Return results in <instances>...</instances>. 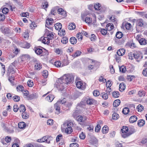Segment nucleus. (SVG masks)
Listing matches in <instances>:
<instances>
[{"label":"nucleus","mask_w":147,"mask_h":147,"mask_svg":"<svg viewBox=\"0 0 147 147\" xmlns=\"http://www.w3.org/2000/svg\"><path fill=\"white\" fill-rule=\"evenodd\" d=\"M119 69L120 71L122 73H124L126 71V67L123 65L120 67Z\"/></svg>","instance_id":"a19ab883"},{"label":"nucleus","mask_w":147,"mask_h":147,"mask_svg":"<svg viewBox=\"0 0 147 147\" xmlns=\"http://www.w3.org/2000/svg\"><path fill=\"white\" fill-rule=\"evenodd\" d=\"M42 68V64L39 63H36L34 66V69L36 70H40Z\"/></svg>","instance_id":"aec40b11"},{"label":"nucleus","mask_w":147,"mask_h":147,"mask_svg":"<svg viewBox=\"0 0 147 147\" xmlns=\"http://www.w3.org/2000/svg\"><path fill=\"white\" fill-rule=\"evenodd\" d=\"M74 124L73 122L71 121L64 123L63 125L65 133L67 134H71L73 132V130L72 127L73 126Z\"/></svg>","instance_id":"f257e3e1"},{"label":"nucleus","mask_w":147,"mask_h":147,"mask_svg":"<svg viewBox=\"0 0 147 147\" xmlns=\"http://www.w3.org/2000/svg\"><path fill=\"white\" fill-rule=\"evenodd\" d=\"M129 128L126 126H123L121 129V131L122 132L121 135L123 134H126L128 131Z\"/></svg>","instance_id":"f3484780"},{"label":"nucleus","mask_w":147,"mask_h":147,"mask_svg":"<svg viewBox=\"0 0 147 147\" xmlns=\"http://www.w3.org/2000/svg\"><path fill=\"white\" fill-rule=\"evenodd\" d=\"M108 94L105 92H103L102 93L101 95L102 98L105 100L107 99L108 98Z\"/></svg>","instance_id":"09e8293b"},{"label":"nucleus","mask_w":147,"mask_h":147,"mask_svg":"<svg viewBox=\"0 0 147 147\" xmlns=\"http://www.w3.org/2000/svg\"><path fill=\"white\" fill-rule=\"evenodd\" d=\"M13 100L15 102H18L20 100V97L18 95H15L13 97Z\"/></svg>","instance_id":"a18cd8bd"},{"label":"nucleus","mask_w":147,"mask_h":147,"mask_svg":"<svg viewBox=\"0 0 147 147\" xmlns=\"http://www.w3.org/2000/svg\"><path fill=\"white\" fill-rule=\"evenodd\" d=\"M139 42L140 44L141 45H144L147 44L146 40L145 38H141Z\"/></svg>","instance_id":"72a5a7b5"},{"label":"nucleus","mask_w":147,"mask_h":147,"mask_svg":"<svg viewBox=\"0 0 147 147\" xmlns=\"http://www.w3.org/2000/svg\"><path fill=\"white\" fill-rule=\"evenodd\" d=\"M113 96L115 98L118 97L119 96V92L117 91H114L112 93Z\"/></svg>","instance_id":"473e14b6"},{"label":"nucleus","mask_w":147,"mask_h":147,"mask_svg":"<svg viewBox=\"0 0 147 147\" xmlns=\"http://www.w3.org/2000/svg\"><path fill=\"white\" fill-rule=\"evenodd\" d=\"M27 84L29 87H32L34 85L33 82L31 80H29L27 82Z\"/></svg>","instance_id":"4d7b16f0"},{"label":"nucleus","mask_w":147,"mask_h":147,"mask_svg":"<svg viewBox=\"0 0 147 147\" xmlns=\"http://www.w3.org/2000/svg\"><path fill=\"white\" fill-rule=\"evenodd\" d=\"M24 88V87L21 85H19L18 86L17 88V89L18 91H23V89Z\"/></svg>","instance_id":"13d9d810"},{"label":"nucleus","mask_w":147,"mask_h":147,"mask_svg":"<svg viewBox=\"0 0 147 147\" xmlns=\"http://www.w3.org/2000/svg\"><path fill=\"white\" fill-rule=\"evenodd\" d=\"M1 32L4 34L11 35L13 33V31L9 27L2 26L0 28Z\"/></svg>","instance_id":"39448f33"},{"label":"nucleus","mask_w":147,"mask_h":147,"mask_svg":"<svg viewBox=\"0 0 147 147\" xmlns=\"http://www.w3.org/2000/svg\"><path fill=\"white\" fill-rule=\"evenodd\" d=\"M133 55L134 58L136 59L137 61H139L142 58L141 53L139 51H134Z\"/></svg>","instance_id":"1a4fd4ad"},{"label":"nucleus","mask_w":147,"mask_h":147,"mask_svg":"<svg viewBox=\"0 0 147 147\" xmlns=\"http://www.w3.org/2000/svg\"><path fill=\"white\" fill-rule=\"evenodd\" d=\"M115 36L117 38H121L123 37V34L121 32L118 31L116 33Z\"/></svg>","instance_id":"c85d7f7f"},{"label":"nucleus","mask_w":147,"mask_h":147,"mask_svg":"<svg viewBox=\"0 0 147 147\" xmlns=\"http://www.w3.org/2000/svg\"><path fill=\"white\" fill-rule=\"evenodd\" d=\"M79 137L81 139L84 140L86 137V135L85 134L82 132V133L80 134Z\"/></svg>","instance_id":"680f3d73"},{"label":"nucleus","mask_w":147,"mask_h":147,"mask_svg":"<svg viewBox=\"0 0 147 147\" xmlns=\"http://www.w3.org/2000/svg\"><path fill=\"white\" fill-rule=\"evenodd\" d=\"M54 64L57 67H59L61 66V63L60 61H57L55 62Z\"/></svg>","instance_id":"49530a36"},{"label":"nucleus","mask_w":147,"mask_h":147,"mask_svg":"<svg viewBox=\"0 0 147 147\" xmlns=\"http://www.w3.org/2000/svg\"><path fill=\"white\" fill-rule=\"evenodd\" d=\"M72 116L74 118L76 119V117L78 116V112L77 111H74L73 113Z\"/></svg>","instance_id":"69168bd1"},{"label":"nucleus","mask_w":147,"mask_h":147,"mask_svg":"<svg viewBox=\"0 0 147 147\" xmlns=\"http://www.w3.org/2000/svg\"><path fill=\"white\" fill-rule=\"evenodd\" d=\"M94 8L96 10H100L101 8V5L98 3H97L94 5Z\"/></svg>","instance_id":"c03bdc74"},{"label":"nucleus","mask_w":147,"mask_h":147,"mask_svg":"<svg viewBox=\"0 0 147 147\" xmlns=\"http://www.w3.org/2000/svg\"><path fill=\"white\" fill-rule=\"evenodd\" d=\"M87 117L84 116L82 115H78L76 117V120L80 124L84 123L86 121Z\"/></svg>","instance_id":"423d86ee"},{"label":"nucleus","mask_w":147,"mask_h":147,"mask_svg":"<svg viewBox=\"0 0 147 147\" xmlns=\"http://www.w3.org/2000/svg\"><path fill=\"white\" fill-rule=\"evenodd\" d=\"M26 126V124L24 122L19 123L18 124V127L20 129H22Z\"/></svg>","instance_id":"c9c22d12"},{"label":"nucleus","mask_w":147,"mask_h":147,"mask_svg":"<svg viewBox=\"0 0 147 147\" xmlns=\"http://www.w3.org/2000/svg\"><path fill=\"white\" fill-rule=\"evenodd\" d=\"M5 19V17L3 14L0 13V21L3 22Z\"/></svg>","instance_id":"6e6d98bb"},{"label":"nucleus","mask_w":147,"mask_h":147,"mask_svg":"<svg viewBox=\"0 0 147 147\" xmlns=\"http://www.w3.org/2000/svg\"><path fill=\"white\" fill-rule=\"evenodd\" d=\"M68 28L70 30H72L76 28V25L74 23H71L69 24L68 26Z\"/></svg>","instance_id":"bb28decb"},{"label":"nucleus","mask_w":147,"mask_h":147,"mask_svg":"<svg viewBox=\"0 0 147 147\" xmlns=\"http://www.w3.org/2000/svg\"><path fill=\"white\" fill-rule=\"evenodd\" d=\"M129 112V109L128 107H125L124 108L122 111V112L123 114L127 115Z\"/></svg>","instance_id":"4c0bfd02"},{"label":"nucleus","mask_w":147,"mask_h":147,"mask_svg":"<svg viewBox=\"0 0 147 147\" xmlns=\"http://www.w3.org/2000/svg\"><path fill=\"white\" fill-rule=\"evenodd\" d=\"M66 83L63 80V78H61L57 80L55 83L56 87L58 90L62 91L65 88Z\"/></svg>","instance_id":"f03ea898"},{"label":"nucleus","mask_w":147,"mask_h":147,"mask_svg":"<svg viewBox=\"0 0 147 147\" xmlns=\"http://www.w3.org/2000/svg\"><path fill=\"white\" fill-rule=\"evenodd\" d=\"M61 42L63 44H66L68 41V38L67 37H63L61 40Z\"/></svg>","instance_id":"ea45409f"},{"label":"nucleus","mask_w":147,"mask_h":147,"mask_svg":"<svg viewBox=\"0 0 147 147\" xmlns=\"http://www.w3.org/2000/svg\"><path fill=\"white\" fill-rule=\"evenodd\" d=\"M76 37L78 40H79V41H80L82 40L83 37L81 34V33L80 32H79L77 34Z\"/></svg>","instance_id":"e433bc0d"},{"label":"nucleus","mask_w":147,"mask_h":147,"mask_svg":"<svg viewBox=\"0 0 147 147\" xmlns=\"http://www.w3.org/2000/svg\"><path fill=\"white\" fill-rule=\"evenodd\" d=\"M111 82H110L109 80L106 83V87L107 88H109L112 85Z\"/></svg>","instance_id":"0e129e2a"},{"label":"nucleus","mask_w":147,"mask_h":147,"mask_svg":"<svg viewBox=\"0 0 147 147\" xmlns=\"http://www.w3.org/2000/svg\"><path fill=\"white\" fill-rule=\"evenodd\" d=\"M101 129V126L99 124H97L95 128V131L98 132L100 131Z\"/></svg>","instance_id":"5fc2aeb1"},{"label":"nucleus","mask_w":147,"mask_h":147,"mask_svg":"<svg viewBox=\"0 0 147 147\" xmlns=\"http://www.w3.org/2000/svg\"><path fill=\"white\" fill-rule=\"evenodd\" d=\"M42 42L45 44L48 45L50 42V40L46 37H45L42 39Z\"/></svg>","instance_id":"7c9ffc66"},{"label":"nucleus","mask_w":147,"mask_h":147,"mask_svg":"<svg viewBox=\"0 0 147 147\" xmlns=\"http://www.w3.org/2000/svg\"><path fill=\"white\" fill-rule=\"evenodd\" d=\"M125 88V84L123 83H121L119 86V90L121 92L123 91Z\"/></svg>","instance_id":"4be33fe9"},{"label":"nucleus","mask_w":147,"mask_h":147,"mask_svg":"<svg viewBox=\"0 0 147 147\" xmlns=\"http://www.w3.org/2000/svg\"><path fill=\"white\" fill-rule=\"evenodd\" d=\"M54 34H55L53 33V32L49 31L46 29L45 34V36H46V37L48 39V40H50L53 39Z\"/></svg>","instance_id":"0eeeda50"},{"label":"nucleus","mask_w":147,"mask_h":147,"mask_svg":"<svg viewBox=\"0 0 147 147\" xmlns=\"http://www.w3.org/2000/svg\"><path fill=\"white\" fill-rule=\"evenodd\" d=\"M95 100L92 98H89L86 100V102L88 105H92L93 104Z\"/></svg>","instance_id":"2f4dec72"},{"label":"nucleus","mask_w":147,"mask_h":147,"mask_svg":"<svg viewBox=\"0 0 147 147\" xmlns=\"http://www.w3.org/2000/svg\"><path fill=\"white\" fill-rule=\"evenodd\" d=\"M137 117L136 116L133 115L129 119V121L130 123H133L136 121Z\"/></svg>","instance_id":"6ab92c4d"},{"label":"nucleus","mask_w":147,"mask_h":147,"mask_svg":"<svg viewBox=\"0 0 147 147\" xmlns=\"http://www.w3.org/2000/svg\"><path fill=\"white\" fill-rule=\"evenodd\" d=\"M145 124V121L143 119H140L138 121V125L139 127L144 126Z\"/></svg>","instance_id":"b1692460"},{"label":"nucleus","mask_w":147,"mask_h":147,"mask_svg":"<svg viewBox=\"0 0 147 147\" xmlns=\"http://www.w3.org/2000/svg\"><path fill=\"white\" fill-rule=\"evenodd\" d=\"M81 54V52L80 51H77L75 53H74V54L72 56L74 57H78Z\"/></svg>","instance_id":"3c124183"},{"label":"nucleus","mask_w":147,"mask_h":147,"mask_svg":"<svg viewBox=\"0 0 147 147\" xmlns=\"http://www.w3.org/2000/svg\"><path fill=\"white\" fill-rule=\"evenodd\" d=\"M126 45L127 47H129L131 49H134L136 47V45L132 41L127 42Z\"/></svg>","instance_id":"ddd939ff"},{"label":"nucleus","mask_w":147,"mask_h":147,"mask_svg":"<svg viewBox=\"0 0 147 147\" xmlns=\"http://www.w3.org/2000/svg\"><path fill=\"white\" fill-rule=\"evenodd\" d=\"M55 97L53 94H50L46 98V100L49 102H51L53 100Z\"/></svg>","instance_id":"a211bd4d"},{"label":"nucleus","mask_w":147,"mask_h":147,"mask_svg":"<svg viewBox=\"0 0 147 147\" xmlns=\"http://www.w3.org/2000/svg\"><path fill=\"white\" fill-rule=\"evenodd\" d=\"M79 145L77 143H73L70 144V147H78Z\"/></svg>","instance_id":"774afa93"},{"label":"nucleus","mask_w":147,"mask_h":147,"mask_svg":"<svg viewBox=\"0 0 147 147\" xmlns=\"http://www.w3.org/2000/svg\"><path fill=\"white\" fill-rule=\"evenodd\" d=\"M120 100L119 99L115 100L113 102V105L114 107H117L120 105Z\"/></svg>","instance_id":"5701e85b"},{"label":"nucleus","mask_w":147,"mask_h":147,"mask_svg":"<svg viewBox=\"0 0 147 147\" xmlns=\"http://www.w3.org/2000/svg\"><path fill=\"white\" fill-rule=\"evenodd\" d=\"M109 127L107 125L104 126L102 129V133L104 134H106L109 131Z\"/></svg>","instance_id":"a878e982"},{"label":"nucleus","mask_w":147,"mask_h":147,"mask_svg":"<svg viewBox=\"0 0 147 147\" xmlns=\"http://www.w3.org/2000/svg\"><path fill=\"white\" fill-rule=\"evenodd\" d=\"M22 61H24L25 60H27L30 58V56L28 55H24L22 56Z\"/></svg>","instance_id":"58836bf2"},{"label":"nucleus","mask_w":147,"mask_h":147,"mask_svg":"<svg viewBox=\"0 0 147 147\" xmlns=\"http://www.w3.org/2000/svg\"><path fill=\"white\" fill-rule=\"evenodd\" d=\"M53 22V20L52 18H47L46 20V24L45 26L51 30H53V28L52 27L48 26H49L52 24Z\"/></svg>","instance_id":"9d476101"},{"label":"nucleus","mask_w":147,"mask_h":147,"mask_svg":"<svg viewBox=\"0 0 147 147\" xmlns=\"http://www.w3.org/2000/svg\"><path fill=\"white\" fill-rule=\"evenodd\" d=\"M76 87L79 88H81L82 90L85 89L86 88L85 83H83L81 81L78 82L76 84Z\"/></svg>","instance_id":"f8f14e48"},{"label":"nucleus","mask_w":147,"mask_h":147,"mask_svg":"<svg viewBox=\"0 0 147 147\" xmlns=\"http://www.w3.org/2000/svg\"><path fill=\"white\" fill-rule=\"evenodd\" d=\"M63 80L67 84L72 82L74 79V76L71 74H68L65 75L63 77Z\"/></svg>","instance_id":"7ed1b4c3"},{"label":"nucleus","mask_w":147,"mask_h":147,"mask_svg":"<svg viewBox=\"0 0 147 147\" xmlns=\"http://www.w3.org/2000/svg\"><path fill=\"white\" fill-rule=\"evenodd\" d=\"M9 11V9L6 7L3 8L2 10V12L3 14H7Z\"/></svg>","instance_id":"603ef678"},{"label":"nucleus","mask_w":147,"mask_h":147,"mask_svg":"<svg viewBox=\"0 0 147 147\" xmlns=\"http://www.w3.org/2000/svg\"><path fill=\"white\" fill-rule=\"evenodd\" d=\"M145 92L143 90H140L138 92V95L139 96L142 97L145 96Z\"/></svg>","instance_id":"79ce46f5"},{"label":"nucleus","mask_w":147,"mask_h":147,"mask_svg":"<svg viewBox=\"0 0 147 147\" xmlns=\"http://www.w3.org/2000/svg\"><path fill=\"white\" fill-rule=\"evenodd\" d=\"M128 132L126 134H122V136L124 138H127L134 133L135 132V129L134 127L129 128Z\"/></svg>","instance_id":"6e6552de"},{"label":"nucleus","mask_w":147,"mask_h":147,"mask_svg":"<svg viewBox=\"0 0 147 147\" xmlns=\"http://www.w3.org/2000/svg\"><path fill=\"white\" fill-rule=\"evenodd\" d=\"M119 115L115 112H114L112 115L113 119L116 120L119 118Z\"/></svg>","instance_id":"f704fd0d"},{"label":"nucleus","mask_w":147,"mask_h":147,"mask_svg":"<svg viewBox=\"0 0 147 147\" xmlns=\"http://www.w3.org/2000/svg\"><path fill=\"white\" fill-rule=\"evenodd\" d=\"M48 75V71L47 70H44L43 71L42 76L45 78H47Z\"/></svg>","instance_id":"864d4df0"},{"label":"nucleus","mask_w":147,"mask_h":147,"mask_svg":"<svg viewBox=\"0 0 147 147\" xmlns=\"http://www.w3.org/2000/svg\"><path fill=\"white\" fill-rule=\"evenodd\" d=\"M125 50L123 48L121 49L117 50V53L118 56H122L125 54Z\"/></svg>","instance_id":"4468645a"},{"label":"nucleus","mask_w":147,"mask_h":147,"mask_svg":"<svg viewBox=\"0 0 147 147\" xmlns=\"http://www.w3.org/2000/svg\"><path fill=\"white\" fill-rule=\"evenodd\" d=\"M19 110L20 112H24L25 111L26 109L25 106L24 105H21L19 107Z\"/></svg>","instance_id":"c756f323"},{"label":"nucleus","mask_w":147,"mask_h":147,"mask_svg":"<svg viewBox=\"0 0 147 147\" xmlns=\"http://www.w3.org/2000/svg\"><path fill=\"white\" fill-rule=\"evenodd\" d=\"M131 27V25L129 23H127L125 25V27L127 30H129Z\"/></svg>","instance_id":"052dcab7"},{"label":"nucleus","mask_w":147,"mask_h":147,"mask_svg":"<svg viewBox=\"0 0 147 147\" xmlns=\"http://www.w3.org/2000/svg\"><path fill=\"white\" fill-rule=\"evenodd\" d=\"M143 109V106L140 104L136 108V109L138 110V111L139 112H141L142 111Z\"/></svg>","instance_id":"8fccbe9b"},{"label":"nucleus","mask_w":147,"mask_h":147,"mask_svg":"<svg viewBox=\"0 0 147 147\" xmlns=\"http://www.w3.org/2000/svg\"><path fill=\"white\" fill-rule=\"evenodd\" d=\"M22 118L24 119H27L29 117V115L26 113L25 112H22Z\"/></svg>","instance_id":"393cba45"},{"label":"nucleus","mask_w":147,"mask_h":147,"mask_svg":"<svg viewBox=\"0 0 147 147\" xmlns=\"http://www.w3.org/2000/svg\"><path fill=\"white\" fill-rule=\"evenodd\" d=\"M70 42L72 44H75L76 43L77 39L74 37H72L70 39Z\"/></svg>","instance_id":"cd10ccee"},{"label":"nucleus","mask_w":147,"mask_h":147,"mask_svg":"<svg viewBox=\"0 0 147 147\" xmlns=\"http://www.w3.org/2000/svg\"><path fill=\"white\" fill-rule=\"evenodd\" d=\"M37 97L36 94H31L27 96L26 98L27 100H31Z\"/></svg>","instance_id":"dca6fc26"},{"label":"nucleus","mask_w":147,"mask_h":147,"mask_svg":"<svg viewBox=\"0 0 147 147\" xmlns=\"http://www.w3.org/2000/svg\"><path fill=\"white\" fill-rule=\"evenodd\" d=\"M19 109V107L17 105L15 104L13 106V111L15 112H17L18 109Z\"/></svg>","instance_id":"bf43d9fd"},{"label":"nucleus","mask_w":147,"mask_h":147,"mask_svg":"<svg viewBox=\"0 0 147 147\" xmlns=\"http://www.w3.org/2000/svg\"><path fill=\"white\" fill-rule=\"evenodd\" d=\"M84 21L86 23L90 24L92 22V18L88 17H87L85 18Z\"/></svg>","instance_id":"37998d69"},{"label":"nucleus","mask_w":147,"mask_h":147,"mask_svg":"<svg viewBox=\"0 0 147 147\" xmlns=\"http://www.w3.org/2000/svg\"><path fill=\"white\" fill-rule=\"evenodd\" d=\"M54 27L55 29L56 30L59 31L61 29L62 27V26L61 23H56L54 25Z\"/></svg>","instance_id":"412c9836"},{"label":"nucleus","mask_w":147,"mask_h":147,"mask_svg":"<svg viewBox=\"0 0 147 147\" xmlns=\"http://www.w3.org/2000/svg\"><path fill=\"white\" fill-rule=\"evenodd\" d=\"M100 94L99 92L97 90H95L93 92L94 96H98Z\"/></svg>","instance_id":"e2e57ef3"},{"label":"nucleus","mask_w":147,"mask_h":147,"mask_svg":"<svg viewBox=\"0 0 147 147\" xmlns=\"http://www.w3.org/2000/svg\"><path fill=\"white\" fill-rule=\"evenodd\" d=\"M34 49L35 52L37 55H40L42 53V49L41 48H40V47H35Z\"/></svg>","instance_id":"2eb2a0df"},{"label":"nucleus","mask_w":147,"mask_h":147,"mask_svg":"<svg viewBox=\"0 0 147 147\" xmlns=\"http://www.w3.org/2000/svg\"><path fill=\"white\" fill-rule=\"evenodd\" d=\"M57 11L58 12V13L61 15H63L64 13H65L64 10L61 8L58 9Z\"/></svg>","instance_id":"338daca9"},{"label":"nucleus","mask_w":147,"mask_h":147,"mask_svg":"<svg viewBox=\"0 0 147 147\" xmlns=\"http://www.w3.org/2000/svg\"><path fill=\"white\" fill-rule=\"evenodd\" d=\"M58 34L60 36H64L65 34V31L63 29L61 30V31L60 30L59 31Z\"/></svg>","instance_id":"de8ad7c7"},{"label":"nucleus","mask_w":147,"mask_h":147,"mask_svg":"<svg viewBox=\"0 0 147 147\" xmlns=\"http://www.w3.org/2000/svg\"><path fill=\"white\" fill-rule=\"evenodd\" d=\"M59 101H57L54 105V108L56 111V113L57 115L59 114L60 112V104H59Z\"/></svg>","instance_id":"9b49d317"},{"label":"nucleus","mask_w":147,"mask_h":147,"mask_svg":"<svg viewBox=\"0 0 147 147\" xmlns=\"http://www.w3.org/2000/svg\"><path fill=\"white\" fill-rule=\"evenodd\" d=\"M144 22L142 19H139L137 20L136 25V29L137 31L141 32L143 30V27H144Z\"/></svg>","instance_id":"20e7f679"}]
</instances>
